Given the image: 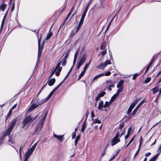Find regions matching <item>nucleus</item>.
<instances>
[{
	"label": "nucleus",
	"mask_w": 161,
	"mask_h": 161,
	"mask_svg": "<svg viewBox=\"0 0 161 161\" xmlns=\"http://www.w3.org/2000/svg\"><path fill=\"white\" fill-rule=\"evenodd\" d=\"M56 69H54L52 72V73H51V76H52L54 74V73H55V72H56Z\"/></svg>",
	"instance_id": "obj_56"
},
{
	"label": "nucleus",
	"mask_w": 161,
	"mask_h": 161,
	"mask_svg": "<svg viewBox=\"0 0 161 161\" xmlns=\"http://www.w3.org/2000/svg\"><path fill=\"white\" fill-rule=\"evenodd\" d=\"M76 136V133L75 132L74 133H73L72 135V139H74Z\"/></svg>",
	"instance_id": "obj_50"
},
{
	"label": "nucleus",
	"mask_w": 161,
	"mask_h": 161,
	"mask_svg": "<svg viewBox=\"0 0 161 161\" xmlns=\"http://www.w3.org/2000/svg\"><path fill=\"white\" fill-rule=\"evenodd\" d=\"M43 120H41L39 123L36 127V130H39L42 128L43 125Z\"/></svg>",
	"instance_id": "obj_17"
},
{
	"label": "nucleus",
	"mask_w": 161,
	"mask_h": 161,
	"mask_svg": "<svg viewBox=\"0 0 161 161\" xmlns=\"http://www.w3.org/2000/svg\"><path fill=\"white\" fill-rule=\"evenodd\" d=\"M124 126V124L123 123H121L120 124L119 127V129L120 130V131H121L122 130V128Z\"/></svg>",
	"instance_id": "obj_37"
},
{
	"label": "nucleus",
	"mask_w": 161,
	"mask_h": 161,
	"mask_svg": "<svg viewBox=\"0 0 161 161\" xmlns=\"http://www.w3.org/2000/svg\"><path fill=\"white\" fill-rule=\"evenodd\" d=\"M73 69V67H72L71 68V69H70V70H69V72H68V74H67V75H66V76H65L64 79V80L62 81L63 82V81L66 79L68 77V76L69 75L70 72H71L72 69Z\"/></svg>",
	"instance_id": "obj_33"
},
{
	"label": "nucleus",
	"mask_w": 161,
	"mask_h": 161,
	"mask_svg": "<svg viewBox=\"0 0 161 161\" xmlns=\"http://www.w3.org/2000/svg\"><path fill=\"white\" fill-rule=\"evenodd\" d=\"M81 27V26L78 25L77 27V31H76V33L79 30Z\"/></svg>",
	"instance_id": "obj_51"
},
{
	"label": "nucleus",
	"mask_w": 161,
	"mask_h": 161,
	"mask_svg": "<svg viewBox=\"0 0 161 161\" xmlns=\"http://www.w3.org/2000/svg\"><path fill=\"white\" fill-rule=\"evenodd\" d=\"M55 81V80L54 78L51 79L49 81L48 84L49 86H52L54 83Z\"/></svg>",
	"instance_id": "obj_19"
},
{
	"label": "nucleus",
	"mask_w": 161,
	"mask_h": 161,
	"mask_svg": "<svg viewBox=\"0 0 161 161\" xmlns=\"http://www.w3.org/2000/svg\"><path fill=\"white\" fill-rule=\"evenodd\" d=\"M151 80V78L150 77L147 78L145 81L144 82L145 83H147L150 82Z\"/></svg>",
	"instance_id": "obj_42"
},
{
	"label": "nucleus",
	"mask_w": 161,
	"mask_h": 161,
	"mask_svg": "<svg viewBox=\"0 0 161 161\" xmlns=\"http://www.w3.org/2000/svg\"><path fill=\"white\" fill-rule=\"evenodd\" d=\"M139 74H137V73H136L135 74L133 75V76L132 77V79L133 80H135L136 79V77L137 76H138Z\"/></svg>",
	"instance_id": "obj_45"
},
{
	"label": "nucleus",
	"mask_w": 161,
	"mask_h": 161,
	"mask_svg": "<svg viewBox=\"0 0 161 161\" xmlns=\"http://www.w3.org/2000/svg\"><path fill=\"white\" fill-rule=\"evenodd\" d=\"M135 105V103L134 102L132 103L130 106L129 109H128L127 112V114H129L131 112L132 110L134 107Z\"/></svg>",
	"instance_id": "obj_13"
},
{
	"label": "nucleus",
	"mask_w": 161,
	"mask_h": 161,
	"mask_svg": "<svg viewBox=\"0 0 161 161\" xmlns=\"http://www.w3.org/2000/svg\"><path fill=\"white\" fill-rule=\"evenodd\" d=\"M124 83V81L122 80H120L117 85V87L118 90L117 92L119 94L123 90V86Z\"/></svg>",
	"instance_id": "obj_7"
},
{
	"label": "nucleus",
	"mask_w": 161,
	"mask_h": 161,
	"mask_svg": "<svg viewBox=\"0 0 161 161\" xmlns=\"http://www.w3.org/2000/svg\"><path fill=\"white\" fill-rule=\"evenodd\" d=\"M12 130L10 129L9 128H8L7 130L6 131V132L4 133V136H6L7 135H9Z\"/></svg>",
	"instance_id": "obj_21"
},
{
	"label": "nucleus",
	"mask_w": 161,
	"mask_h": 161,
	"mask_svg": "<svg viewBox=\"0 0 161 161\" xmlns=\"http://www.w3.org/2000/svg\"><path fill=\"white\" fill-rule=\"evenodd\" d=\"M34 151L29 148L27 151L25 153V159L24 161H27L28 159L31 155L32 154Z\"/></svg>",
	"instance_id": "obj_6"
},
{
	"label": "nucleus",
	"mask_w": 161,
	"mask_h": 161,
	"mask_svg": "<svg viewBox=\"0 0 161 161\" xmlns=\"http://www.w3.org/2000/svg\"><path fill=\"white\" fill-rule=\"evenodd\" d=\"M139 148H138V149L137 150V151H136V153L135 156H136L137 154H138L139 151Z\"/></svg>",
	"instance_id": "obj_63"
},
{
	"label": "nucleus",
	"mask_w": 161,
	"mask_h": 161,
	"mask_svg": "<svg viewBox=\"0 0 161 161\" xmlns=\"http://www.w3.org/2000/svg\"><path fill=\"white\" fill-rule=\"evenodd\" d=\"M101 76H102L101 75V74H99L98 75H96V76H95L94 77H93V81H94L95 80H96L98 78H99L100 77H101Z\"/></svg>",
	"instance_id": "obj_31"
},
{
	"label": "nucleus",
	"mask_w": 161,
	"mask_h": 161,
	"mask_svg": "<svg viewBox=\"0 0 161 161\" xmlns=\"http://www.w3.org/2000/svg\"><path fill=\"white\" fill-rule=\"evenodd\" d=\"M17 104H16L14 105L12 107V108L10 109L11 110H13V109H14L15 108H16Z\"/></svg>",
	"instance_id": "obj_55"
},
{
	"label": "nucleus",
	"mask_w": 161,
	"mask_h": 161,
	"mask_svg": "<svg viewBox=\"0 0 161 161\" xmlns=\"http://www.w3.org/2000/svg\"><path fill=\"white\" fill-rule=\"evenodd\" d=\"M84 22V21H82V20H80L78 25H79V26H81L83 23Z\"/></svg>",
	"instance_id": "obj_49"
},
{
	"label": "nucleus",
	"mask_w": 161,
	"mask_h": 161,
	"mask_svg": "<svg viewBox=\"0 0 161 161\" xmlns=\"http://www.w3.org/2000/svg\"><path fill=\"white\" fill-rule=\"evenodd\" d=\"M14 8H15V3H14L12 5V6L11 8V12H13L14 11Z\"/></svg>",
	"instance_id": "obj_40"
},
{
	"label": "nucleus",
	"mask_w": 161,
	"mask_h": 161,
	"mask_svg": "<svg viewBox=\"0 0 161 161\" xmlns=\"http://www.w3.org/2000/svg\"><path fill=\"white\" fill-rule=\"evenodd\" d=\"M12 130L10 129L9 128H8L7 130L6 131V132L4 133V136H6L7 135H9Z\"/></svg>",
	"instance_id": "obj_20"
},
{
	"label": "nucleus",
	"mask_w": 161,
	"mask_h": 161,
	"mask_svg": "<svg viewBox=\"0 0 161 161\" xmlns=\"http://www.w3.org/2000/svg\"><path fill=\"white\" fill-rule=\"evenodd\" d=\"M68 57V53L67 54L64 56V60H66L67 58Z\"/></svg>",
	"instance_id": "obj_61"
},
{
	"label": "nucleus",
	"mask_w": 161,
	"mask_h": 161,
	"mask_svg": "<svg viewBox=\"0 0 161 161\" xmlns=\"http://www.w3.org/2000/svg\"><path fill=\"white\" fill-rule=\"evenodd\" d=\"M106 51L105 50L104 51L102 52V55L103 56L105 54H106Z\"/></svg>",
	"instance_id": "obj_58"
},
{
	"label": "nucleus",
	"mask_w": 161,
	"mask_h": 161,
	"mask_svg": "<svg viewBox=\"0 0 161 161\" xmlns=\"http://www.w3.org/2000/svg\"><path fill=\"white\" fill-rule=\"evenodd\" d=\"M35 118L36 117H32L31 115L26 117L23 121L22 128L26 129L29 124L33 122Z\"/></svg>",
	"instance_id": "obj_1"
},
{
	"label": "nucleus",
	"mask_w": 161,
	"mask_h": 161,
	"mask_svg": "<svg viewBox=\"0 0 161 161\" xmlns=\"http://www.w3.org/2000/svg\"><path fill=\"white\" fill-rule=\"evenodd\" d=\"M91 116L92 118H93L95 117V115L93 112L91 113Z\"/></svg>",
	"instance_id": "obj_62"
},
{
	"label": "nucleus",
	"mask_w": 161,
	"mask_h": 161,
	"mask_svg": "<svg viewBox=\"0 0 161 161\" xmlns=\"http://www.w3.org/2000/svg\"><path fill=\"white\" fill-rule=\"evenodd\" d=\"M142 142V140L141 139V138L140 140V143H139V147H138V148H139V149H140V147L141 145Z\"/></svg>",
	"instance_id": "obj_59"
},
{
	"label": "nucleus",
	"mask_w": 161,
	"mask_h": 161,
	"mask_svg": "<svg viewBox=\"0 0 161 161\" xmlns=\"http://www.w3.org/2000/svg\"><path fill=\"white\" fill-rule=\"evenodd\" d=\"M38 142L35 143L30 148L34 151L36 146Z\"/></svg>",
	"instance_id": "obj_36"
},
{
	"label": "nucleus",
	"mask_w": 161,
	"mask_h": 161,
	"mask_svg": "<svg viewBox=\"0 0 161 161\" xmlns=\"http://www.w3.org/2000/svg\"><path fill=\"white\" fill-rule=\"evenodd\" d=\"M112 103V101H106L104 105L103 101H101L98 103L97 108L99 110H102L103 108H106L108 107Z\"/></svg>",
	"instance_id": "obj_3"
},
{
	"label": "nucleus",
	"mask_w": 161,
	"mask_h": 161,
	"mask_svg": "<svg viewBox=\"0 0 161 161\" xmlns=\"http://www.w3.org/2000/svg\"><path fill=\"white\" fill-rule=\"evenodd\" d=\"M86 128V125L85 122H84L81 128V131L83 132Z\"/></svg>",
	"instance_id": "obj_28"
},
{
	"label": "nucleus",
	"mask_w": 161,
	"mask_h": 161,
	"mask_svg": "<svg viewBox=\"0 0 161 161\" xmlns=\"http://www.w3.org/2000/svg\"><path fill=\"white\" fill-rule=\"evenodd\" d=\"M156 157L155 156L152 158H151L149 161H155V160L156 159Z\"/></svg>",
	"instance_id": "obj_48"
},
{
	"label": "nucleus",
	"mask_w": 161,
	"mask_h": 161,
	"mask_svg": "<svg viewBox=\"0 0 161 161\" xmlns=\"http://www.w3.org/2000/svg\"><path fill=\"white\" fill-rule=\"evenodd\" d=\"M135 138V136H134L130 141L128 144L126 145V147H128L129 145L133 141Z\"/></svg>",
	"instance_id": "obj_38"
},
{
	"label": "nucleus",
	"mask_w": 161,
	"mask_h": 161,
	"mask_svg": "<svg viewBox=\"0 0 161 161\" xmlns=\"http://www.w3.org/2000/svg\"><path fill=\"white\" fill-rule=\"evenodd\" d=\"M85 74V72L82 71L79 75L78 80L80 79Z\"/></svg>",
	"instance_id": "obj_29"
},
{
	"label": "nucleus",
	"mask_w": 161,
	"mask_h": 161,
	"mask_svg": "<svg viewBox=\"0 0 161 161\" xmlns=\"http://www.w3.org/2000/svg\"><path fill=\"white\" fill-rule=\"evenodd\" d=\"M131 130V128L130 127L128 129V134L125 136V139H127V138L129 136V134L130 133Z\"/></svg>",
	"instance_id": "obj_30"
},
{
	"label": "nucleus",
	"mask_w": 161,
	"mask_h": 161,
	"mask_svg": "<svg viewBox=\"0 0 161 161\" xmlns=\"http://www.w3.org/2000/svg\"><path fill=\"white\" fill-rule=\"evenodd\" d=\"M6 7V5L4 3L2 4L0 7V9H1L2 11L3 12Z\"/></svg>",
	"instance_id": "obj_23"
},
{
	"label": "nucleus",
	"mask_w": 161,
	"mask_h": 161,
	"mask_svg": "<svg viewBox=\"0 0 161 161\" xmlns=\"http://www.w3.org/2000/svg\"><path fill=\"white\" fill-rule=\"evenodd\" d=\"M16 122V119H14L10 123V125L9 128L13 130L14 128Z\"/></svg>",
	"instance_id": "obj_15"
},
{
	"label": "nucleus",
	"mask_w": 161,
	"mask_h": 161,
	"mask_svg": "<svg viewBox=\"0 0 161 161\" xmlns=\"http://www.w3.org/2000/svg\"><path fill=\"white\" fill-rule=\"evenodd\" d=\"M53 136L58 139L60 141L62 142L64 140V135L58 136L53 134Z\"/></svg>",
	"instance_id": "obj_14"
},
{
	"label": "nucleus",
	"mask_w": 161,
	"mask_h": 161,
	"mask_svg": "<svg viewBox=\"0 0 161 161\" xmlns=\"http://www.w3.org/2000/svg\"><path fill=\"white\" fill-rule=\"evenodd\" d=\"M150 65H149L147 67V68H146V69L145 71V74L146 73L147 71L149 70V69L150 68Z\"/></svg>",
	"instance_id": "obj_52"
},
{
	"label": "nucleus",
	"mask_w": 161,
	"mask_h": 161,
	"mask_svg": "<svg viewBox=\"0 0 161 161\" xmlns=\"http://www.w3.org/2000/svg\"><path fill=\"white\" fill-rule=\"evenodd\" d=\"M119 93H118V92H116L115 94L114 95V96L112 97L110 101H112V102L114 101L115 99L117 97Z\"/></svg>",
	"instance_id": "obj_22"
},
{
	"label": "nucleus",
	"mask_w": 161,
	"mask_h": 161,
	"mask_svg": "<svg viewBox=\"0 0 161 161\" xmlns=\"http://www.w3.org/2000/svg\"><path fill=\"white\" fill-rule=\"evenodd\" d=\"M101 74L102 76H108L110 75L111 72L109 71H108L105 73H102Z\"/></svg>",
	"instance_id": "obj_25"
},
{
	"label": "nucleus",
	"mask_w": 161,
	"mask_h": 161,
	"mask_svg": "<svg viewBox=\"0 0 161 161\" xmlns=\"http://www.w3.org/2000/svg\"><path fill=\"white\" fill-rule=\"evenodd\" d=\"M73 10V8H72L71 10L70 11V12L68 14L67 16L69 17L70 16V14H71V12H72V11Z\"/></svg>",
	"instance_id": "obj_54"
},
{
	"label": "nucleus",
	"mask_w": 161,
	"mask_h": 161,
	"mask_svg": "<svg viewBox=\"0 0 161 161\" xmlns=\"http://www.w3.org/2000/svg\"><path fill=\"white\" fill-rule=\"evenodd\" d=\"M114 82H112L110 83V85L109 86L110 87H114Z\"/></svg>",
	"instance_id": "obj_43"
},
{
	"label": "nucleus",
	"mask_w": 161,
	"mask_h": 161,
	"mask_svg": "<svg viewBox=\"0 0 161 161\" xmlns=\"http://www.w3.org/2000/svg\"><path fill=\"white\" fill-rule=\"evenodd\" d=\"M138 107H136L135 108V109H134V110H133V111L132 113V114L133 115H134L136 113L137 110H138Z\"/></svg>",
	"instance_id": "obj_32"
},
{
	"label": "nucleus",
	"mask_w": 161,
	"mask_h": 161,
	"mask_svg": "<svg viewBox=\"0 0 161 161\" xmlns=\"http://www.w3.org/2000/svg\"><path fill=\"white\" fill-rule=\"evenodd\" d=\"M42 103H41L38 104H33L31 106L29 107L28 110L27 111V113H29L32 111L35 108H36L39 105L42 104Z\"/></svg>",
	"instance_id": "obj_8"
},
{
	"label": "nucleus",
	"mask_w": 161,
	"mask_h": 161,
	"mask_svg": "<svg viewBox=\"0 0 161 161\" xmlns=\"http://www.w3.org/2000/svg\"><path fill=\"white\" fill-rule=\"evenodd\" d=\"M90 64V62H89L88 64H86V65H85V67L87 68L88 67V66H89Z\"/></svg>",
	"instance_id": "obj_64"
},
{
	"label": "nucleus",
	"mask_w": 161,
	"mask_h": 161,
	"mask_svg": "<svg viewBox=\"0 0 161 161\" xmlns=\"http://www.w3.org/2000/svg\"><path fill=\"white\" fill-rule=\"evenodd\" d=\"M53 35V34L50 32L47 36L46 37V40H47L51 37Z\"/></svg>",
	"instance_id": "obj_26"
},
{
	"label": "nucleus",
	"mask_w": 161,
	"mask_h": 161,
	"mask_svg": "<svg viewBox=\"0 0 161 161\" xmlns=\"http://www.w3.org/2000/svg\"><path fill=\"white\" fill-rule=\"evenodd\" d=\"M135 105V103L134 102L132 103L130 106L129 109H128L127 112V114H129L131 112L132 110L134 107Z\"/></svg>",
	"instance_id": "obj_12"
},
{
	"label": "nucleus",
	"mask_w": 161,
	"mask_h": 161,
	"mask_svg": "<svg viewBox=\"0 0 161 161\" xmlns=\"http://www.w3.org/2000/svg\"><path fill=\"white\" fill-rule=\"evenodd\" d=\"M47 112H46V113H45V114L44 117L43 118V120H43L44 121V120H45V119L46 118V116H47Z\"/></svg>",
	"instance_id": "obj_57"
},
{
	"label": "nucleus",
	"mask_w": 161,
	"mask_h": 161,
	"mask_svg": "<svg viewBox=\"0 0 161 161\" xmlns=\"http://www.w3.org/2000/svg\"><path fill=\"white\" fill-rule=\"evenodd\" d=\"M151 154V153L150 152H149V153H146L145 154V156L146 157H148V156H149V155H150V154Z\"/></svg>",
	"instance_id": "obj_53"
},
{
	"label": "nucleus",
	"mask_w": 161,
	"mask_h": 161,
	"mask_svg": "<svg viewBox=\"0 0 161 161\" xmlns=\"http://www.w3.org/2000/svg\"><path fill=\"white\" fill-rule=\"evenodd\" d=\"M111 64V62L109 60H107L105 62L100 64L96 67V68L98 69L104 70L105 68L108 64Z\"/></svg>",
	"instance_id": "obj_4"
},
{
	"label": "nucleus",
	"mask_w": 161,
	"mask_h": 161,
	"mask_svg": "<svg viewBox=\"0 0 161 161\" xmlns=\"http://www.w3.org/2000/svg\"><path fill=\"white\" fill-rule=\"evenodd\" d=\"M40 43H41V40L40 39H38V58H37V61H39L41 57V53L42 52V48H40Z\"/></svg>",
	"instance_id": "obj_11"
},
{
	"label": "nucleus",
	"mask_w": 161,
	"mask_h": 161,
	"mask_svg": "<svg viewBox=\"0 0 161 161\" xmlns=\"http://www.w3.org/2000/svg\"><path fill=\"white\" fill-rule=\"evenodd\" d=\"M79 51L78 50H77L75 53L74 55V57L77 58L78 55L79 54Z\"/></svg>",
	"instance_id": "obj_47"
},
{
	"label": "nucleus",
	"mask_w": 161,
	"mask_h": 161,
	"mask_svg": "<svg viewBox=\"0 0 161 161\" xmlns=\"http://www.w3.org/2000/svg\"><path fill=\"white\" fill-rule=\"evenodd\" d=\"M62 83L63 82H62L61 83H60L58 85L56 88L53 89V90L49 93L48 96L47 97L45 102L48 100L52 97L54 92L57 89H58L59 87L62 84Z\"/></svg>",
	"instance_id": "obj_9"
},
{
	"label": "nucleus",
	"mask_w": 161,
	"mask_h": 161,
	"mask_svg": "<svg viewBox=\"0 0 161 161\" xmlns=\"http://www.w3.org/2000/svg\"><path fill=\"white\" fill-rule=\"evenodd\" d=\"M122 135V133L120 134L118 132L116 134L114 137L112 139L111 144L112 146L114 145L120 141L119 138L121 137Z\"/></svg>",
	"instance_id": "obj_2"
},
{
	"label": "nucleus",
	"mask_w": 161,
	"mask_h": 161,
	"mask_svg": "<svg viewBox=\"0 0 161 161\" xmlns=\"http://www.w3.org/2000/svg\"><path fill=\"white\" fill-rule=\"evenodd\" d=\"M80 136L79 135H78L77 136L76 139L75 140V145L76 146L77 145V143L79 141V140L80 139Z\"/></svg>",
	"instance_id": "obj_27"
},
{
	"label": "nucleus",
	"mask_w": 161,
	"mask_h": 161,
	"mask_svg": "<svg viewBox=\"0 0 161 161\" xmlns=\"http://www.w3.org/2000/svg\"><path fill=\"white\" fill-rule=\"evenodd\" d=\"M105 94V92H102L99 93L98 96L100 97H103Z\"/></svg>",
	"instance_id": "obj_35"
},
{
	"label": "nucleus",
	"mask_w": 161,
	"mask_h": 161,
	"mask_svg": "<svg viewBox=\"0 0 161 161\" xmlns=\"http://www.w3.org/2000/svg\"><path fill=\"white\" fill-rule=\"evenodd\" d=\"M92 120L93 121L92 124H100L101 123V121L100 119H99L98 118L94 119L93 118H92Z\"/></svg>",
	"instance_id": "obj_18"
},
{
	"label": "nucleus",
	"mask_w": 161,
	"mask_h": 161,
	"mask_svg": "<svg viewBox=\"0 0 161 161\" xmlns=\"http://www.w3.org/2000/svg\"><path fill=\"white\" fill-rule=\"evenodd\" d=\"M13 110H11V109H10L9 112L7 115V118L9 117L11 115V114H12V112Z\"/></svg>",
	"instance_id": "obj_44"
},
{
	"label": "nucleus",
	"mask_w": 161,
	"mask_h": 161,
	"mask_svg": "<svg viewBox=\"0 0 161 161\" xmlns=\"http://www.w3.org/2000/svg\"><path fill=\"white\" fill-rule=\"evenodd\" d=\"M100 97H99L98 95L97 96V97H96L95 98V100L96 102H97L98 100V99H99V98H100Z\"/></svg>",
	"instance_id": "obj_60"
},
{
	"label": "nucleus",
	"mask_w": 161,
	"mask_h": 161,
	"mask_svg": "<svg viewBox=\"0 0 161 161\" xmlns=\"http://www.w3.org/2000/svg\"><path fill=\"white\" fill-rule=\"evenodd\" d=\"M145 102V99H143L142 101L138 105L137 107H138L139 108L140 106H141L144 102Z\"/></svg>",
	"instance_id": "obj_39"
},
{
	"label": "nucleus",
	"mask_w": 161,
	"mask_h": 161,
	"mask_svg": "<svg viewBox=\"0 0 161 161\" xmlns=\"http://www.w3.org/2000/svg\"><path fill=\"white\" fill-rule=\"evenodd\" d=\"M43 120H41L39 123L36 127V130H39L42 128L43 125Z\"/></svg>",
	"instance_id": "obj_16"
},
{
	"label": "nucleus",
	"mask_w": 161,
	"mask_h": 161,
	"mask_svg": "<svg viewBox=\"0 0 161 161\" xmlns=\"http://www.w3.org/2000/svg\"><path fill=\"white\" fill-rule=\"evenodd\" d=\"M62 66H64L66 64V60H64V59H63L62 60Z\"/></svg>",
	"instance_id": "obj_41"
},
{
	"label": "nucleus",
	"mask_w": 161,
	"mask_h": 161,
	"mask_svg": "<svg viewBox=\"0 0 161 161\" xmlns=\"http://www.w3.org/2000/svg\"><path fill=\"white\" fill-rule=\"evenodd\" d=\"M152 90L153 91V94H154L158 91V87H155L152 89Z\"/></svg>",
	"instance_id": "obj_24"
},
{
	"label": "nucleus",
	"mask_w": 161,
	"mask_h": 161,
	"mask_svg": "<svg viewBox=\"0 0 161 161\" xmlns=\"http://www.w3.org/2000/svg\"><path fill=\"white\" fill-rule=\"evenodd\" d=\"M86 59V54H84L80 59L77 64V69H79L80 67L85 63Z\"/></svg>",
	"instance_id": "obj_5"
},
{
	"label": "nucleus",
	"mask_w": 161,
	"mask_h": 161,
	"mask_svg": "<svg viewBox=\"0 0 161 161\" xmlns=\"http://www.w3.org/2000/svg\"><path fill=\"white\" fill-rule=\"evenodd\" d=\"M23 147H22L21 146L20 147L19 149V155L20 158H21V149L23 148Z\"/></svg>",
	"instance_id": "obj_46"
},
{
	"label": "nucleus",
	"mask_w": 161,
	"mask_h": 161,
	"mask_svg": "<svg viewBox=\"0 0 161 161\" xmlns=\"http://www.w3.org/2000/svg\"><path fill=\"white\" fill-rule=\"evenodd\" d=\"M61 64V63L59 62V63L57 65V66H56V68L54 69H56V72H55V75L56 76H58L60 74V72H61V68L60 67V66Z\"/></svg>",
	"instance_id": "obj_10"
},
{
	"label": "nucleus",
	"mask_w": 161,
	"mask_h": 161,
	"mask_svg": "<svg viewBox=\"0 0 161 161\" xmlns=\"http://www.w3.org/2000/svg\"><path fill=\"white\" fill-rule=\"evenodd\" d=\"M8 142L9 144H13V145H14V143H15L14 141V140H13L12 139H10L8 140Z\"/></svg>",
	"instance_id": "obj_34"
}]
</instances>
